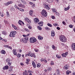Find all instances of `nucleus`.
<instances>
[{
    "label": "nucleus",
    "instance_id": "f257e3e1",
    "mask_svg": "<svg viewBox=\"0 0 75 75\" xmlns=\"http://www.w3.org/2000/svg\"><path fill=\"white\" fill-rule=\"evenodd\" d=\"M23 38L21 42L24 43H27V41H28V37L25 35H23Z\"/></svg>",
    "mask_w": 75,
    "mask_h": 75
},
{
    "label": "nucleus",
    "instance_id": "f03ea898",
    "mask_svg": "<svg viewBox=\"0 0 75 75\" xmlns=\"http://www.w3.org/2000/svg\"><path fill=\"white\" fill-rule=\"evenodd\" d=\"M25 57H33L34 58H35L36 57L35 55V54L34 53H31V52H29L28 53V54H26L25 55Z\"/></svg>",
    "mask_w": 75,
    "mask_h": 75
},
{
    "label": "nucleus",
    "instance_id": "7ed1b4c3",
    "mask_svg": "<svg viewBox=\"0 0 75 75\" xmlns=\"http://www.w3.org/2000/svg\"><path fill=\"white\" fill-rule=\"evenodd\" d=\"M17 33V32L16 31H11V32L10 34L9 35L10 37H14L16 36V35Z\"/></svg>",
    "mask_w": 75,
    "mask_h": 75
},
{
    "label": "nucleus",
    "instance_id": "20e7f679",
    "mask_svg": "<svg viewBox=\"0 0 75 75\" xmlns=\"http://www.w3.org/2000/svg\"><path fill=\"white\" fill-rule=\"evenodd\" d=\"M59 38L60 41L62 42H66L67 40L66 38H65V36L61 35L59 37Z\"/></svg>",
    "mask_w": 75,
    "mask_h": 75
},
{
    "label": "nucleus",
    "instance_id": "39448f33",
    "mask_svg": "<svg viewBox=\"0 0 75 75\" xmlns=\"http://www.w3.org/2000/svg\"><path fill=\"white\" fill-rule=\"evenodd\" d=\"M30 42L34 43L37 41V39L35 38H31L30 39Z\"/></svg>",
    "mask_w": 75,
    "mask_h": 75
},
{
    "label": "nucleus",
    "instance_id": "423d86ee",
    "mask_svg": "<svg viewBox=\"0 0 75 75\" xmlns=\"http://www.w3.org/2000/svg\"><path fill=\"white\" fill-rule=\"evenodd\" d=\"M47 12L44 9H43L41 12L42 15L43 16H44V17H47Z\"/></svg>",
    "mask_w": 75,
    "mask_h": 75
},
{
    "label": "nucleus",
    "instance_id": "0eeeda50",
    "mask_svg": "<svg viewBox=\"0 0 75 75\" xmlns=\"http://www.w3.org/2000/svg\"><path fill=\"white\" fill-rule=\"evenodd\" d=\"M68 55V52H66L65 53H63L62 54V56L63 58L66 57L67 55Z\"/></svg>",
    "mask_w": 75,
    "mask_h": 75
},
{
    "label": "nucleus",
    "instance_id": "6e6552de",
    "mask_svg": "<svg viewBox=\"0 0 75 75\" xmlns=\"http://www.w3.org/2000/svg\"><path fill=\"white\" fill-rule=\"evenodd\" d=\"M18 5L19 7H22V8L24 7V5H22L21 3L19 2H18Z\"/></svg>",
    "mask_w": 75,
    "mask_h": 75
},
{
    "label": "nucleus",
    "instance_id": "1a4fd4ad",
    "mask_svg": "<svg viewBox=\"0 0 75 75\" xmlns=\"http://www.w3.org/2000/svg\"><path fill=\"white\" fill-rule=\"evenodd\" d=\"M39 19L37 18H36L34 19V22L35 23H37L38 22H39Z\"/></svg>",
    "mask_w": 75,
    "mask_h": 75
},
{
    "label": "nucleus",
    "instance_id": "9d476101",
    "mask_svg": "<svg viewBox=\"0 0 75 75\" xmlns=\"http://www.w3.org/2000/svg\"><path fill=\"white\" fill-rule=\"evenodd\" d=\"M71 48H72L73 50H75V43H73L71 45Z\"/></svg>",
    "mask_w": 75,
    "mask_h": 75
},
{
    "label": "nucleus",
    "instance_id": "9b49d317",
    "mask_svg": "<svg viewBox=\"0 0 75 75\" xmlns=\"http://www.w3.org/2000/svg\"><path fill=\"white\" fill-rule=\"evenodd\" d=\"M13 53L15 55H17V53L16 52V49H13Z\"/></svg>",
    "mask_w": 75,
    "mask_h": 75
},
{
    "label": "nucleus",
    "instance_id": "f8f14e48",
    "mask_svg": "<svg viewBox=\"0 0 75 75\" xmlns=\"http://www.w3.org/2000/svg\"><path fill=\"white\" fill-rule=\"evenodd\" d=\"M69 68V66L68 65H66L64 66V69H68Z\"/></svg>",
    "mask_w": 75,
    "mask_h": 75
},
{
    "label": "nucleus",
    "instance_id": "ddd939ff",
    "mask_svg": "<svg viewBox=\"0 0 75 75\" xmlns=\"http://www.w3.org/2000/svg\"><path fill=\"white\" fill-rule=\"evenodd\" d=\"M13 3V2L12 1H9L7 2L5 4L6 6H8V5H10V4H12Z\"/></svg>",
    "mask_w": 75,
    "mask_h": 75
},
{
    "label": "nucleus",
    "instance_id": "4468645a",
    "mask_svg": "<svg viewBox=\"0 0 75 75\" xmlns=\"http://www.w3.org/2000/svg\"><path fill=\"white\" fill-rule=\"evenodd\" d=\"M3 69L4 70L8 69V66L7 65L5 66V67H3Z\"/></svg>",
    "mask_w": 75,
    "mask_h": 75
},
{
    "label": "nucleus",
    "instance_id": "2eb2a0df",
    "mask_svg": "<svg viewBox=\"0 0 75 75\" xmlns=\"http://www.w3.org/2000/svg\"><path fill=\"white\" fill-rule=\"evenodd\" d=\"M44 5L45 8H47V10H50V8L48 6V5H47L45 4Z\"/></svg>",
    "mask_w": 75,
    "mask_h": 75
},
{
    "label": "nucleus",
    "instance_id": "dca6fc26",
    "mask_svg": "<svg viewBox=\"0 0 75 75\" xmlns=\"http://www.w3.org/2000/svg\"><path fill=\"white\" fill-rule=\"evenodd\" d=\"M25 21H26L27 22H28V23H29L30 24L31 23V21H30L28 19V18H26L25 19Z\"/></svg>",
    "mask_w": 75,
    "mask_h": 75
},
{
    "label": "nucleus",
    "instance_id": "f3484780",
    "mask_svg": "<svg viewBox=\"0 0 75 75\" xmlns=\"http://www.w3.org/2000/svg\"><path fill=\"white\" fill-rule=\"evenodd\" d=\"M38 24L40 26H42L43 25V22H42V21L40 22Z\"/></svg>",
    "mask_w": 75,
    "mask_h": 75
},
{
    "label": "nucleus",
    "instance_id": "a211bd4d",
    "mask_svg": "<svg viewBox=\"0 0 75 75\" xmlns=\"http://www.w3.org/2000/svg\"><path fill=\"white\" fill-rule=\"evenodd\" d=\"M32 65L33 66L34 68H36V65H35V63L33 61L32 62Z\"/></svg>",
    "mask_w": 75,
    "mask_h": 75
},
{
    "label": "nucleus",
    "instance_id": "6ab92c4d",
    "mask_svg": "<svg viewBox=\"0 0 75 75\" xmlns=\"http://www.w3.org/2000/svg\"><path fill=\"white\" fill-rule=\"evenodd\" d=\"M51 35L52 36H55V32L54 30H52L51 31Z\"/></svg>",
    "mask_w": 75,
    "mask_h": 75
},
{
    "label": "nucleus",
    "instance_id": "aec40b11",
    "mask_svg": "<svg viewBox=\"0 0 75 75\" xmlns=\"http://www.w3.org/2000/svg\"><path fill=\"white\" fill-rule=\"evenodd\" d=\"M29 14L30 16H33V11H32V10H31L29 11Z\"/></svg>",
    "mask_w": 75,
    "mask_h": 75
},
{
    "label": "nucleus",
    "instance_id": "412c9836",
    "mask_svg": "<svg viewBox=\"0 0 75 75\" xmlns=\"http://www.w3.org/2000/svg\"><path fill=\"white\" fill-rule=\"evenodd\" d=\"M4 23L5 24H9L8 22L6 20H4Z\"/></svg>",
    "mask_w": 75,
    "mask_h": 75
},
{
    "label": "nucleus",
    "instance_id": "4be33fe9",
    "mask_svg": "<svg viewBox=\"0 0 75 75\" xmlns=\"http://www.w3.org/2000/svg\"><path fill=\"white\" fill-rule=\"evenodd\" d=\"M2 33L3 34L5 35H7V32H6V31H3Z\"/></svg>",
    "mask_w": 75,
    "mask_h": 75
},
{
    "label": "nucleus",
    "instance_id": "5701e85b",
    "mask_svg": "<svg viewBox=\"0 0 75 75\" xmlns=\"http://www.w3.org/2000/svg\"><path fill=\"white\" fill-rule=\"evenodd\" d=\"M70 8V7L69 6H68L67 8H64L65 11H67V10H68Z\"/></svg>",
    "mask_w": 75,
    "mask_h": 75
},
{
    "label": "nucleus",
    "instance_id": "b1692460",
    "mask_svg": "<svg viewBox=\"0 0 75 75\" xmlns=\"http://www.w3.org/2000/svg\"><path fill=\"white\" fill-rule=\"evenodd\" d=\"M38 39H39V40H42V39H43V37H42L40 36H38Z\"/></svg>",
    "mask_w": 75,
    "mask_h": 75
},
{
    "label": "nucleus",
    "instance_id": "393cba45",
    "mask_svg": "<svg viewBox=\"0 0 75 75\" xmlns=\"http://www.w3.org/2000/svg\"><path fill=\"white\" fill-rule=\"evenodd\" d=\"M47 2L51 3L53 2V0H47Z\"/></svg>",
    "mask_w": 75,
    "mask_h": 75
},
{
    "label": "nucleus",
    "instance_id": "a878e982",
    "mask_svg": "<svg viewBox=\"0 0 75 75\" xmlns=\"http://www.w3.org/2000/svg\"><path fill=\"white\" fill-rule=\"evenodd\" d=\"M1 53L2 54H6V51H5L4 50H2L1 51Z\"/></svg>",
    "mask_w": 75,
    "mask_h": 75
},
{
    "label": "nucleus",
    "instance_id": "bb28decb",
    "mask_svg": "<svg viewBox=\"0 0 75 75\" xmlns=\"http://www.w3.org/2000/svg\"><path fill=\"white\" fill-rule=\"evenodd\" d=\"M23 75H28V73H27V71L24 72L23 73Z\"/></svg>",
    "mask_w": 75,
    "mask_h": 75
},
{
    "label": "nucleus",
    "instance_id": "cd10ccee",
    "mask_svg": "<svg viewBox=\"0 0 75 75\" xmlns=\"http://www.w3.org/2000/svg\"><path fill=\"white\" fill-rule=\"evenodd\" d=\"M45 29H46V30H51V28L48 27H46L45 28Z\"/></svg>",
    "mask_w": 75,
    "mask_h": 75
},
{
    "label": "nucleus",
    "instance_id": "c85d7f7f",
    "mask_svg": "<svg viewBox=\"0 0 75 75\" xmlns=\"http://www.w3.org/2000/svg\"><path fill=\"white\" fill-rule=\"evenodd\" d=\"M70 72H71V71H69V70L67 71L66 72L67 75H69L70 74Z\"/></svg>",
    "mask_w": 75,
    "mask_h": 75
},
{
    "label": "nucleus",
    "instance_id": "c756f323",
    "mask_svg": "<svg viewBox=\"0 0 75 75\" xmlns=\"http://www.w3.org/2000/svg\"><path fill=\"white\" fill-rule=\"evenodd\" d=\"M37 67L38 68H40L41 67V64H38L37 65Z\"/></svg>",
    "mask_w": 75,
    "mask_h": 75
},
{
    "label": "nucleus",
    "instance_id": "7c9ffc66",
    "mask_svg": "<svg viewBox=\"0 0 75 75\" xmlns=\"http://www.w3.org/2000/svg\"><path fill=\"white\" fill-rule=\"evenodd\" d=\"M18 23L20 25H22L21 23V21L20 20H19L18 21Z\"/></svg>",
    "mask_w": 75,
    "mask_h": 75
},
{
    "label": "nucleus",
    "instance_id": "2f4dec72",
    "mask_svg": "<svg viewBox=\"0 0 75 75\" xmlns=\"http://www.w3.org/2000/svg\"><path fill=\"white\" fill-rule=\"evenodd\" d=\"M38 29L39 30H42V28L41 27H40L39 26L38 27Z\"/></svg>",
    "mask_w": 75,
    "mask_h": 75
},
{
    "label": "nucleus",
    "instance_id": "473e14b6",
    "mask_svg": "<svg viewBox=\"0 0 75 75\" xmlns=\"http://www.w3.org/2000/svg\"><path fill=\"white\" fill-rule=\"evenodd\" d=\"M24 30H25L26 31H27V32H29V30L27 28H23Z\"/></svg>",
    "mask_w": 75,
    "mask_h": 75
},
{
    "label": "nucleus",
    "instance_id": "72a5a7b5",
    "mask_svg": "<svg viewBox=\"0 0 75 75\" xmlns=\"http://www.w3.org/2000/svg\"><path fill=\"white\" fill-rule=\"evenodd\" d=\"M8 71H10V72H11V71H13V67L10 68V69H8Z\"/></svg>",
    "mask_w": 75,
    "mask_h": 75
},
{
    "label": "nucleus",
    "instance_id": "f704fd0d",
    "mask_svg": "<svg viewBox=\"0 0 75 75\" xmlns=\"http://www.w3.org/2000/svg\"><path fill=\"white\" fill-rule=\"evenodd\" d=\"M21 2L23 4H25V1L24 0H21Z\"/></svg>",
    "mask_w": 75,
    "mask_h": 75
},
{
    "label": "nucleus",
    "instance_id": "c9c22d12",
    "mask_svg": "<svg viewBox=\"0 0 75 75\" xmlns=\"http://www.w3.org/2000/svg\"><path fill=\"white\" fill-rule=\"evenodd\" d=\"M52 10L54 11V12L57 13V9H56L55 8H54L52 9Z\"/></svg>",
    "mask_w": 75,
    "mask_h": 75
},
{
    "label": "nucleus",
    "instance_id": "e433bc0d",
    "mask_svg": "<svg viewBox=\"0 0 75 75\" xmlns=\"http://www.w3.org/2000/svg\"><path fill=\"white\" fill-rule=\"evenodd\" d=\"M47 25L48 26H49V27H52V25L50 23H47Z\"/></svg>",
    "mask_w": 75,
    "mask_h": 75
},
{
    "label": "nucleus",
    "instance_id": "4c0bfd02",
    "mask_svg": "<svg viewBox=\"0 0 75 75\" xmlns=\"http://www.w3.org/2000/svg\"><path fill=\"white\" fill-rule=\"evenodd\" d=\"M10 59H7L6 60V62H8V63L10 62Z\"/></svg>",
    "mask_w": 75,
    "mask_h": 75
},
{
    "label": "nucleus",
    "instance_id": "58836bf2",
    "mask_svg": "<svg viewBox=\"0 0 75 75\" xmlns=\"http://www.w3.org/2000/svg\"><path fill=\"white\" fill-rule=\"evenodd\" d=\"M52 69V68H51V67H49V68L48 69V71H51V70Z\"/></svg>",
    "mask_w": 75,
    "mask_h": 75
},
{
    "label": "nucleus",
    "instance_id": "ea45409f",
    "mask_svg": "<svg viewBox=\"0 0 75 75\" xmlns=\"http://www.w3.org/2000/svg\"><path fill=\"white\" fill-rule=\"evenodd\" d=\"M6 13H7L6 16H7V17H9L10 15L9 14V13H8V12L7 11L6 12Z\"/></svg>",
    "mask_w": 75,
    "mask_h": 75
},
{
    "label": "nucleus",
    "instance_id": "a19ab883",
    "mask_svg": "<svg viewBox=\"0 0 75 75\" xmlns=\"http://www.w3.org/2000/svg\"><path fill=\"white\" fill-rule=\"evenodd\" d=\"M14 7L16 8H17L18 10V9H20V8H19L18 7V6H17V5H15L14 6Z\"/></svg>",
    "mask_w": 75,
    "mask_h": 75
},
{
    "label": "nucleus",
    "instance_id": "79ce46f5",
    "mask_svg": "<svg viewBox=\"0 0 75 75\" xmlns=\"http://www.w3.org/2000/svg\"><path fill=\"white\" fill-rule=\"evenodd\" d=\"M54 62H53V61H51V63L50 64V65L52 66V65H54Z\"/></svg>",
    "mask_w": 75,
    "mask_h": 75
},
{
    "label": "nucleus",
    "instance_id": "37998d69",
    "mask_svg": "<svg viewBox=\"0 0 75 75\" xmlns=\"http://www.w3.org/2000/svg\"><path fill=\"white\" fill-rule=\"evenodd\" d=\"M53 25L54 26H55V27H56V26H58V24H57V23H55V24H53Z\"/></svg>",
    "mask_w": 75,
    "mask_h": 75
},
{
    "label": "nucleus",
    "instance_id": "c03bdc74",
    "mask_svg": "<svg viewBox=\"0 0 75 75\" xmlns=\"http://www.w3.org/2000/svg\"><path fill=\"white\" fill-rule=\"evenodd\" d=\"M57 74H59V73H60V71H59V70L58 69L57 71Z\"/></svg>",
    "mask_w": 75,
    "mask_h": 75
},
{
    "label": "nucleus",
    "instance_id": "a18cd8bd",
    "mask_svg": "<svg viewBox=\"0 0 75 75\" xmlns=\"http://www.w3.org/2000/svg\"><path fill=\"white\" fill-rule=\"evenodd\" d=\"M21 54H18V58H20V57H21Z\"/></svg>",
    "mask_w": 75,
    "mask_h": 75
},
{
    "label": "nucleus",
    "instance_id": "49530a36",
    "mask_svg": "<svg viewBox=\"0 0 75 75\" xmlns=\"http://www.w3.org/2000/svg\"><path fill=\"white\" fill-rule=\"evenodd\" d=\"M69 27L70 28H72L73 27V26L71 24H70L69 25Z\"/></svg>",
    "mask_w": 75,
    "mask_h": 75
},
{
    "label": "nucleus",
    "instance_id": "de8ad7c7",
    "mask_svg": "<svg viewBox=\"0 0 75 75\" xmlns=\"http://www.w3.org/2000/svg\"><path fill=\"white\" fill-rule=\"evenodd\" d=\"M52 49H53V50H54V49H55V46L54 45H53L52 46Z\"/></svg>",
    "mask_w": 75,
    "mask_h": 75
},
{
    "label": "nucleus",
    "instance_id": "09e8293b",
    "mask_svg": "<svg viewBox=\"0 0 75 75\" xmlns=\"http://www.w3.org/2000/svg\"><path fill=\"white\" fill-rule=\"evenodd\" d=\"M34 50L35 51V52H38V50L36 49H35Z\"/></svg>",
    "mask_w": 75,
    "mask_h": 75
},
{
    "label": "nucleus",
    "instance_id": "8fccbe9b",
    "mask_svg": "<svg viewBox=\"0 0 75 75\" xmlns=\"http://www.w3.org/2000/svg\"><path fill=\"white\" fill-rule=\"evenodd\" d=\"M8 64L9 66H10L11 65V62H9L8 63Z\"/></svg>",
    "mask_w": 75,
    "mask_h": 75
},
{
    "label": "nucleus",
    "instance_id": "3c124183",
    "mask_svg": "<svg viewBox=\"0 0 75 75\" xmlns=\"http://www.w3.org/2000/svg\"><path fill=\"white\" fill-rule=\"evenodd\" d=\"M28 28H29V29H30L31 30V29H32V27H31V26H29L28 27Z\"/></svg>",
    "mask_w": 75,
    "mask_h": 75
},
{
    "label": "nucleus",
    "instance_id": "603ef678",
    "mask_svg": "<svg viewBox=\"0 0 75 75\" xmlns=\"http://www.w3.org/2000/svg\"><path fill=\"white\" fill-rule=\"evenodd\" d=\"M4 47H6V48H8V45H4Z\"/></svg>",
    "mask_w": 75,
    "mask_h": 75
},
{
    "label": "nucleus",
    "instance_id": "864d4df0",
    "mask_svg": "<svg viewBox=\"0 0 75 75\" xmlns=\"http://www.w3.org/2000/svg\"><path fill=\"white\" fill-rule=\"evenodd\" d=\"M73 21L75 23V16H74L73 18Z\"/></svg>",
    "mask_w": 75,
    "mask_h": 75
},
{
    "label": "nucleus",
    "instance_id": "5fc2aeb1",
    "mask_svg": "<svg viewBox=\"0 0 75 75\" xmlns=\"http://www.w3.org/2000/svg\"><path fill=\"white\" fill-rule=\"evenodd\" d=\"M57 29L58 30H59L61 29V28L59 27H57Z\"/></svg>",
    "mask_w": 75,
    "mask_h": 75
},
{
    "label": "nucleus",
    "instance_id": "6e6d98bb",
    "mask_svg": "<svg viewBox=\"0 0 75 75\" xmlns=\"http://www.w3.org/2000/svg\"><path fill=\"white\" fill-rule=\"evenodd\" d=\"M26 61L27 62H30V59H27Z\"/></svg>",
    "mask_w": 75,
    "mask_h": 75
},
{
    "label": "nucleus",
    "instance_id": "4d7b16f0",
    "mask_svg": "<svg viewBox=\"0 0 75 75\" xmlns=\"http://www.w3.org/2000/svg\"><path fill=\"white\" fill-rule=\"evenodd\" d=\"M43 61L45 62V63H47V61L45 59H44Z\"/></svg>",
    "mask_w": 75,
    "mask_h": 75
},
{
    "label": "nucleus",
    "instance_id": "13d9d810",
    "mask_svg": "<svg viewBox=\"0 0 75 75\" xmlns=\"http://www.w3.org/2000/svg\"><path fill=\"white\" fill-rule=\"evenodd\" d=\"M62 23L64 25H66V23L65 22H64V21H63Z\"/></svg>",
    "mask_w": 75,
    "mask_h": 75
},
{
    "label": "nucleus",
    "instance_id": "bf43d9fd",
    "mask_svg": "<svg viewBox=\"0 0 75 75\" xmlns=\"http://www.w3.org/2000/svg\"><path fill=\"white\" fill-rule=\"evenodd\" d=\"M52 19H54L55 18V16H52Z\"/></svg>",
    "mask_w": 75,
    "mask_h": 75
},
{
    "label": "nucleus",
    "instance_id": "052dcab7",
    "mask_svg": "<svg viewBox=\"0 0 75 75\" xmlns=\"http://www.w3.org/2000/svg\"><path fill=\"white\" fill-rule=\"evenodd\" d=\"M32 7H35V4H33L32 5Z\"/></svg>",
    "mask_w": 75,
    "mask_h": 75
},
{
    "label": "nucleus",
    "instance_id": "680f3d73",
    "mask_svg": "<svg viewBox=\"0 0 75 75\" xmlns=\"http://www.w3.org/2000/svg\"><path fill=\"white\" fill-rule=\"evenodd\" d=\"M56 13L57 16H59V13L57 12Z\"/></svg>",
    "mask_w": 75,
    "mask_h": 75
},
{
    "label": "nucleus",
    "instance_id": "e2e57ef3",
    "mask_svg": "<svg viewBox=\"0 0 75 75\" xmlns=\"http://www.w3.org/2000/svg\"><path fill=\"white\" fill-rule=\"evenodd\" d=\"M8 48H9V49H11H11H12V48L11 47H10V46L9 47V46H8Z\"/></svg>",
    "mask_w": 75,
    "mask_h": 75
},
{
    "label": "nucleus",
    "instance_id": "0e129e2a",
    "mask_svg": "<svg viewBox=\"0 0 75 75\" xmlns=\"http://www.w3.org/2000/svg\"><path fill=\"white\" fill-rule=\"evenodd\" d=\"M13 28H14V29L16 30H17V28L16 27V26H15Z\"/></svg>",
    "mask_w": 75,
    "mask_h": 75
},
{
    "label": "nucleus",
    "instance_id": "69168bd1",
    "mask_svg": "<svg viewBox=\"0 0 75 75\" xmlns=\"http://www.w3.org/2000/svg\"><path fill=\"white\" fill-rule=\"evenodd\" d=\"M28 73H31V71H30L28 70Z\"/></svg>",
    "mask_w": 75,
    "mask_h": 75
},
{
    "label": "nucleus",
    "instance_id": "338daca9",
    "mask_svg": "<svg viewBox=\"0 0 75 75\" xmlns=\"http://www.w3.org/2000/svg\"><path fill=\"white\" fill-rule=\"evenodd\" d=\"M26 64H29V62H26Z\"/></svg>",
    "mask_w": 75,
    "mask_h": 75
},
{
    "label": "nucleus",
    "instance_id": "774afa93",
    "mask_svg": "<svg viewBox=\"0 0 75 75\" xmlns=\"http://www.w3.org/2000/svg\"><path fill=\"white\" fill-rule=\"evenodd\" d=\"M11 10H12V11H13V10H14V9H13V8H11Z\"/></svg>",
    "mask_w": 75,
    "mask_h": 75
}]
</instances>
